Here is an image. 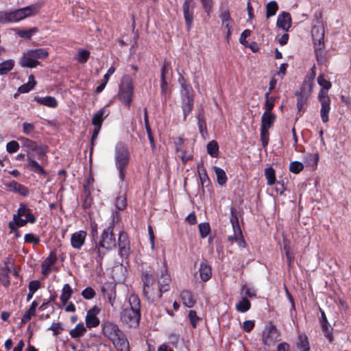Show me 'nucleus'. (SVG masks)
Masks as SVG:
<instances>
[{
	"label": "nucleus",
	"instance_id": "1",
	"mask_svg": "<svg viewBox=\"0 0 351 351\" xmlns=\"http://www.w3.org/2000/svg\"><path fill=\"white\" fill-rule=\"evenodd\" d=\"M129 306L123 308L120 313L121 323L128 328H136L138 326L141 317V300L136 294L128 298Z\"/></svg>",
	"mask_w": 351,
	"mask_h": 351
},
{
	"label": "nucleus",
	"instance_id": "2",
	"mask_svg": "<svg viewBox=\"0 0 351 351\" xmlns=\"http://www.w3.org/2000/svg\"><path fill=\"white\" fill-rule=\"evenodd\" d=\"M130 158L128 145L123 142H119L114 148V161L119 171V177L122 181L125 180V169L129 164Z\"/></svg>",
	"mask_w": 351,
	"mask_h": 351
},
{
	"label": "nucleus",
	"instance_id": "3",
	"mask_svg": "<svg viewBox=\"0 0 351 351\" xmlns=\"http://www.w3.org/2000/svg\"><path fill=\"white\" fill-rule=\"evenodd\" d=\"M118 99L130 108L134 97L133 80L129 75H124L119 86Z\"/></svg>",
	"mask_w": 351,
	"mask_h": 351
},
{
	"label": "nucleus",
	"instance_id": "4",
	"mask_svg": "<svg viewBox=\"0 0 351 351\" xmlns=\"http://www.w3.org/2000/svg\"><path fill=\"white\" fill-rule=\"evenodd\" d=\"M19 140L21 141L23 146L27 148V159L28 161L27 167L35 173L46 176L47 175V172L40 165L38 164V162L34 160L33 155L29 153L30 152L34 151L37 143L25 137H21Z\"/></svg>",
	"mask_w": 351,
	"mask_h": 351
},
{
	"label": "nucleus",
	"instance_id": "5",
	"mask_svg": "<svg viewBox=\"0 0 351 351\" xmlns=\"http://www.w3.org/2000/svg\"><path fill=\"white\" fill-rule=\"evenodd\" d=\"M115 247L116 239L113 234V226H108L104 230L101 239L93 250L97 254L101 261L105 255V252L101 251V247L105 248L106 250H111Z\"/></svg>",
	"mask_w": 351,
	"mask_h": 351
},
{
	"label": "nucleus",
	"instance_id": "6",
	"mask_svg": "<svg viewBox=\"0 0 351 351\" xmlns=\"http://www.w3.org/2000/svg\"><path fill=\"white\" fill-rule=\"evenodd\" d=\"M38 10L37 5H31L14 11L5 12L3 14L1 19L3 22H17L36 14Z\"/></svg>",
	"mask_w": 351,
	"mask_h": 351
},
{
	"label": "nucleus",
	"instance_id": "7",
	"mask_svg": "<svg viewBox=\"0 0 351 351\" xmlns=\"http://www.w3.org/2000/svg\"><path fill=\"white\" fill-rule=\"evenodd\" d=\"M172 77V69L169 62L165 61L160 71L161 95L166 101L171 93L169 88V81Z\"/></svg>",
	"mask_w": 351,
	"mask_h": 351
},
{
	"label": "nucleus",
	"instance_id": "8",
	"mask_svg": "<svg viewBox=\"0 0 351 351\" xmlns=\"http://www.w3.org/2000/svg\"><path fill=\"white\" fill-rule=\"evenodd\" d=\"M313 88V83L311 80H304L301 85L300 90L295 93L297 97V108L299 113L303 110L304 106L306 104L308 98Z\"/></svg>",
	"mask_w": 351,
	"mask_h": 351
},
{
	"label": "nucleus",
	"instance_id": "9",
	"mask_svg": "<svg viewBox=\"0 0 351 351\" xmlns=\"http://www.w3.org/2000/svg\"><path fill=\"white\" fill-rule=\"evenodd\" d=\"M280 335V333L279 330L274 324L270 323L263 331V343L268 347L274 346V343L279 340Z\"/></svg>",
	"mask_w": 351,
	"mask_h": 351
},
{
	"label": "nucleus",
	"instance_id": "10",
	"mask_svg": "<svg viewBox=\"0 0 351 351\" xmlns=\"http://www.w3.org/2000/svg\"><path fill=\"white\" fill-rule=\"evenodd\" d=\"M101 328L102 333L104 337H107L110 341L122 332L116 323L109 320L103 321Z\"/></svg>",
	"mask_w": 351,
	"mask_h": 351
},
{
	"label": "nucleus",
	"instance_id": "11",
	"mask_svg": "<svg viewBox=\"0 0 351 351\" xmlns=\"http://www.w3.org/2000/svg\"><path fill=\"white\" fill-rule=\"evenodd\" d=\"M159 291L165 293L169 290L171 278L165 265L156 274Z\"/></svg>",
	"mask_w": 351,
	"mask_h": 351
},
{
	"label": "nucleus",
	"instance_id": "12",
	"mask_svg": "<svg viewBox=\"0 0 351 351\" xmlns=\"http://www.w3.org/2000/svg\"><path fill=\"white\" fill-rule=\"evenodd\" d=\"M182 10L186 29L187 31L189 32L192 27L193 21L194 3L193 1L185 0L182 5Z\"/></svg>",
	"mask_w": 351,
	"mask_h": 351
},
{
	"label": "nucleus",
	"instance_id": "13",
	"mask_svg": "<svg viewBox=\"0 0 351 351\" xmlns=\"http://www.w3.org/2000/svg\"><path fill=\"white\" fill-rule=\"evenodd\" d=\"M119 254L122 258H127L130 252V243L128 234L121 232L118 239Z\"/></svg>",
	"mask_w": 351,
	"mask_h": 351
},
{
	"label": "nucleus",
	"instance_id": "14",
	"mask_svg": "<svg viewBox=\"0 0 351 351\" xmlns=\"http://www.w3.org/2000/svg\"><path fill=\"white\" fill-rule=\"evenodd\" d=\"M230 223L232 224L233 230H234L236 232H238V235H239L238 240H237L238 241L239 246L241 247H245L246 243L243 237L242 232L239 226V218L235 212V209L233 207L230 208Z\"/></svg>",
	"mask_w": 351,
	"mask_h": 351
},
{
	"label": "nucleus",
	"instance_id": "15",
	"mask_svg": "<svg viewBox=\"0 0 351 351\" xmlns=\"http://www.w3.org/2000/svg\"><path fill=\"white\" fill-rule=\"evenodd\" d=\"M319 312L321 313L319 322L321 324L322 332H324V337L328 340V341L332 343L333 341V328L330 325L324 311L321 308H319Z\"/></svg>",
	"mask_w": 351,
	"mask_h": 351
},
{
	"label": "nucleus",
	"instance_id": "16",
	"mask_svg": "<svg viewBox=\"0 0 351 351\" xmlns=\"http://www.w3.org/2000/svg\"><path fill=\"white\" fill-rule=\"evenodd\" d=\"M111 341L118 351H130L129 341L123 331Z\"/></svg>",
	"mask_w": 351,
	"mask_h": 351
},
{
	"label": "nucleus",
	"instance_id": "17",
	"mask_svg": "<svg viewBox=\"0 0 351 351\" xmlns=\"http://www.w3.org/2000/svg\"><path fill=\"white\" fill-rule=\"evenodd\" d=\"M143 293L149 303H153L160 300L163 293H161L159 290L156 291L154 285H152L149 287H143Z\"/></svg>",
	"mask_w": 351,
	"mask_h": 351
},
{
	"label": "nucleus",
	"instance_id": "18",
	"mask_svg": "<svg viewBox=\"0 0 351 351\" xmlns=\"http://www.w3.org/2000/svg\"><path fill=\"white\" fill-rule=\"evenodd\" d=\"M86 237V232L84 230H80L72 234L71 237V246L77 250H80L84 243Z\"/></svg>",
	"mask_w": 351,
	"mask_h": 351
},
{
	"label": "nucleus",
	"instance_id": "19",
	"mask_svg": "<svg viewBox=\"0 0 351 351\" xmlns=\"http://www.w3.org/2000/svg\"><path fill=\"white\" fill-rule=\"evenodd\" d=\"M219 17L222 21V26L227 29V38H229L231 34V24L232 23L229 10L227 8H221Z\"/></svg>",
	"mask_w": 351,
	"mask_h": 351
},
{
	"label": "nucleus",
	"instance_id": "20",
	"mask_svg": "<svg viewBox=\"0 0 351 351\" xmlns=\"http://www.w3.org/2000/svg\"><path fill=\"white\" fill-rule=\"evenodd\" d=\"M276 25L285 31H289V29L291 26V14L287 12L280 13L278 16Z\"/></svg>",
	"mask_w": 351,
	"mask_h": 351
},
{
	"label": "nucleus",
	"instance_id": "21",
	"mask_svg": "<svg viewBox=\"0 0 351 351\" xmlns=\"http://www.w3.org/2000/svg\"><path fill=\"white\" fill-rule=\"evenodd\" d=\"M311 34L314 42V46L318 45L319 47H324V31L323 27L313 26L311 29Z\"/></svg>",
	"mask_w": 351,
	"mask_h": 351
},
{
	"label": "nucleus",
	"instance_id": "22",
	"mask_svg": "<svg viewBox=\"0 0 351 351\" xmlns=\"http://www.w3.org/2000/svg\"><path fill=\"white\" fill-rule=\"evenodd\" d=\"M102 293L108 298L111 306H113L116 298L115 285L113 283H106L101 287Z\"/></svg>",
	"mask_w": 351,
	"mask_h": 351
},
{
	"label": "nucleus",
	"instance_id": "23",
	"mask_svg": "<svg viewBox=\"0 0 351 351\" xmlns=\"http://www.w3.org/2000/svg\"><path fill=\"white\" fill-rule=\"evenodd\" d=\"M199 271L202 281L206 282L211 278V267L206 260L201 262Z\"/></svg>",
	"mask_w": 351,
	"mask_h": 351
},
{
	"label": "nucleus",
	"instance_id": "24",
	"mask_svg": "<svg viewBox=\"0 0 351 351\" xmlns=\"http://www.w3.org/2000/svg\"><path fill=\"white\" fill-rule=\"evenodd\" d=\"M8 187L10 191L20 194L26 197L29 195V189L24 185L16 182L12 181L8 184Z\"/></svg>",
	"mask_w": 351,
	"mask_h": 351
},
{
	"label": "nucleus",
	"instance_id": "25",
	"mask_svg": "<svg viewBox=\"0 0 351 351\" xmlns=\"http://www.w3.org/2000/svg\"><path fill=\"white\" fill-rule=\"evenodd\" d=\"M178 82L181 86L182 100L186 99L187 97H193L191 93L193 91L192 86L188 84L186 80L182 77H180Z\"/></svg>",
	"mask_w": 351,
	"mask_h": 351
},
{
	"label": "nucleus",
	"instance_id": "26",
	"mask_svg": "<svg viewBox=\"0 0 351 351\" xmlns=\"http://www.w3.org/2000/svg\"><path fill=\"white\" fill-rule=\"evenodd\" d=\"M19 63L22 67L27 68H35L37 65L40 64V62L30 56V53L28 51L21 58Z\"/></svg>",
	"mask_w": 351,
	"mask_h": 351
},
{
	"label": "nucleus",
	"instance_id": "27",
	"mask_svg": "<svg viewBox=\"0 0 351 351\" xmlns=\"http://www.w3.org/2000/svg\"><path fill=\"white\" fill-rule=\"evenodd\" d=\"M276 115L271 112H264L261 117V128L270 129L276 120Z\"/></svg>",
	"mask_w": 351,
	"mask_h": 351
},
{
	"label": "nucleus",
	"instance_id": "28",
	"mask_svg": "<svg viewBox=\"0 0 351 351\" xmlns=\"http://www.w3.org/2000/svg\"><path fill=\"white\" fill-rule=\"evenodd\" d=\"M196 119H197L199 131L204 137V134H207V128L203 109L201 108L198 110L196 114Z\"/></svg>",
	"mask_w": 351,
	"mask_h": 351
},
{
	"label": "nucleus",
	"instance_id": "29",
	"mask_svg": "<svg viewBox=\"0 0 351 351\" xmlns=\"http://www.w3.org/2000/svg\"><path fill=\"white\" fill-rule=\"evenodd\" d=\"M180 297L183 304L188 308L193 307L195 304L196 301L193 298V295L188 290L182 291L180 293Z\"/></svg>",
	"mask_w": 351,
	"mask_h": 351
},
{
	"label": "nucleus",
	"instance_id": "30",
	"mask_svg": "<svg viewBox=\"0 0 351 351\" xmlns=\"http://www.w3.org/2000/svg\"><path fill=\"white\" fill-rule=\"evenodd\" d=\"M34 100L40 104L50 108H53L58 106V101L56 99L51 96H47L45 97H35Z\"/></svg>",
	"mask_w": 351,
	"mask_h": 351
},
{
	"label": "nucleus",
	"instance_id": "31",
	"mask_svg": "<svg viewBox=\"0 0 351 351\" xmlns=\"http://www.w3.org/2000/svg\"><path fill=\"white\" fill-rule=\"evenodd\" d=\"M194 105V99L193 97H187L184 100H182V109L184 114V121L186 119V117L189 114Z\"/></svg>",
	"mask_w": 351,
	"mask_h": 351
},
{
	"label": "nucleus",
	"instance_id": "32",
	"mask_svg": "<svg viewBox=\"0 0 351 351\" xmlns=\"http://www.w3.org/2000/svg\"><path fill=\"white\" fill-rule=\"evenodd\" d=\"M29 211V209L27 208V206L23 204H20L19 208L17 210L16 214H14L13 217L14 220L16 221L17 226L22 224L25 221L21 218L22 216H25L26 213Z\"/></svg>",
	"mask_w": 351,
	"mask_h": 351
},
{
	"label": "nucleus",
	"instance_id": "33",
	"mask_svg": "<svg viewBox=\"0 0 351 351\" xmlns=\"http://www.w3.org/2000/svg\"><path fill=\"white\" fill-rule=\"evenodd\" d=\"M105 109L104 108H101L98 110L94 115L92 119V124L95 127H101L102 123L105 117H107L108 114L104 116Z\"/></svg>",
	"mask_w": 351,
	"mask_h": 351
},
{
	"label": "nucleus",
	"instance_id": "34",
	"mask_svg": "<svg viewBox=\"0 0 351 351\" xmlns=\"http://www.w3.org/2000/svg\"><path fill=\"white\" fill-rule=\"evenodd\" d=\"M297 347L300 351H309V343L308 337L306 335L302 334L298 336V341L297 342Z\"/></svg>",
	"mask_w": 351,
	"mask_h": 351
},
{
	"label": "nucleus",
	"instance_id": "35",
	"mask_svg": "<svg viewBox=\"0 0 351 351\" xmlns=\"http://www.w3.org/2000/svg\"><path fill=\"white\" fill-rule=\"evenodd\" d=\"M320 116L323 123H327L329 120V112L330 110V102L320 103Z\"/></svg>",
	"mask_w": 351,
	"mask_h": 351
},
{
	"label": "nucleus",
	"instance_id": "36",
	"mask_svg": "<svg viewBox=\"0 0 351 351\" xmlns=\"http://www.w3.org/2000/svg\"><path fill=\"white\" fill-rule=\"evenodd\" d=\"M73 291L69 284H65L62 288L60 300L62 303L65 305L72 295Z\"/></svg>",
	"mask_w": 351,
	"mask_h": 351
},
{
	"label": "nucleus",
	"instance_id": "37",
	"mask_svg": "<svg viewBox=\"0 0 351 351\" xmlns=\"http://www.w3.org/2000/svg\"><path fill=\"white\" fill-rule=\"evenodd\" d=\"M213 169L217 176V183L221 186L224 185L227 182V176L224 170L216 166L213 167Z\"/></svg>",
	"mask_w": 351,
	"mask_h": 351
},
{
	"label": "nucleus",
	"instance_id": "38",
	"mask_svg": "<svg viewBox=\"0 0 351 351\" xmlns=\"http://www.w3.org/2000/svg\"><path fill=\"white\" fill-rule=\"evenodd\" d=\"M319 161V154H307L305 156V162L307 166H310L313 168H316Z\"/></svg>",
	"mask_w": 351,
	"mask_h": 351
},
{
	"label": "nucleus",
	"instance_id": "39",
	"mask_svg": "<svg viewBox=\"0 0 351 351\" xmlns=\"http://www.w3.org/2000/svg\"><path fill=\"white\" fill-rule=\"evenodd\" d=\"M86 329L82 323L77 324L75 327L70 331L72 338H78L84 335Z\"/></svg>",
	"mask_w": 351,
	"mask_h": 351
},
{
	"label": "nucleus",
	"instance_id": "40",
	"mask_svg": "<svg viewBox=\"0 0 351 351\" xmlns=\"http://www.w3.org/2000/svg\"><path fill=\"white\" fill-rule=\"evenodd\" d=\"M30 56L38 60L40 58H45L48 56L49 53L44 49L38 48L36 49L28 50Z\"/></svg>",
	"mask_w": 351,
	"mask_h": 351
},
{
	"label": "nucleus",
	"instance_id": "41",
	"mask_svg": "<svg viewBox=\"0 0 351 351\" xmlns=\"http://www.w3.org/2000/svg\"><path fill=\"white\" fill-rule=\"evenodd\" d=\"M207 152L212 157H217L219 155V145L216 141H211L207 144Z\"/></svg>",
	"mask_w": 351,
	"mask_h": 351
},
{
	"label": "nucleus",
	"instance_id": "42",
	"mask_svg": "<svg viewBox=\"0 0 351 351\" xmlns=\"http://www.w3.org/2000/svg\"><path fill=\"white\" fill-rule=\"evenodd\" d=\"M14 66L13 60H7L0 63V75H5L10 71Z\"/></svg>",
	"mask_w": 351,
	"mask_h": 351
},
{
	"label": "nucleus",
	"instance_id": "43",
	"mask_svg": "<svg viewBox=\"0 0 351 351\" xmlns=\"http://www.w3.org/2000/svg\"><path fill=\"white\" fill-rule=\"evenodd\" d=\"M85 321L86 326L88 328L97 327L100 323L99 319L97 316L88 313H86Z\"/></svg>",
	"mask_w": 351,
	"mask_h": 351
},
{
	"label": "nucleus",
	"instance_id": "44",
	"mask_svg": "<svg viewBox=\"0 0 351 351\" xmlns=\"http://www.w3.org/2000/svg\"><path fill=\"white\" fill-rule=\"evenodd\" d=\"M278 10V3L275 1L269 2L266 5V18L274 16Z\"/></svg>",
	"mask_w": 351,
	"mask_h": 351
},
{
	"label": "nucleus",
	"instance_id": "45",
	"mask_svg": "<svg viewBox=\"0 0 351 351\" xmlns=\"http://www.w3.org/2000/svg\"><path fill=\"white\" fill-rule=\"evenodd\" d=\"M251 307L250 302L245 298H243L236 305V309L241 313L247 312Z\"/></svg>",
	"mask_w": 351,
	"mask_h": 351
},
{
	"label": "nucleus",
	"instance_id": "46",
	"mask_svg": "<svg viewBox=\"0 0 351 351\" xmlns=\"http://www.w3.org/2000/svg\"><path fill=\"white\" fill-rule=\"evenodd\" d=\"M324 47L314 46L315 53L317 61L319 64H324L326 61V53L324 50Z\"/></svg>",
	"mask_w": 351,
	"mask_h": 351
},
{
	"label": "nucleus",
	"instance_id": "47",
	"mask_svg": "<svg viewBox=\"0 0 351 351\" xmlns=\"http://www.w3.org/2000/svg\"><path fill=\"white\" fill-rule=\"evenodd\" d=\"M127 206V199L125 194H119L115 201V206L117 209L121 210H123Z\"/></svg>",
	"mask_w": 351,
	"mask_h": 351
},
{
	"label": "nucleus",
	"instance_id": "48",
	"mask_svg": "<svg viewBox=\"0 0 351 351\" xmlns=\"http://www.w3.org/2000/svg\"><path fill=\"white\" fill-rule=\"evenodd\" d=\"M265 176L268 185H273L276 182L275 171L272 167H268L265 170Z\"/></svg>",
	"mask_w": 351,
	"mask_h": 351
},
{
	"label": "nucleus",
	"instance_id": "49",
	"mask_svg": "<svg viewBox=\"0 0 351 351\" xmlns=\"http://www.w3.org/2000/svg\"><path fill=\"white\" fill-rule=\"evenodd\" d=\"M90 57V52L86 49H80L76 54V60L81 64L86 63Z\"/></svg>",
	"mask_w": 351,
	"mask_h": 351
},
{
	"label": "nucleus",
	"instance_id": "50",
	"mask_svg": "<svg viewBox=\"0 0 351 351\" xmlns=\"http://www.w3.org/2000/svg\"><path fill=\"white\" fill-rule=\"evenodd\" d=\"M265 112H271V110H273L274 106H275V101L276 98L270 96V94L265 93Z\"/></svg>",
	"mask_w": 351,
	"mask_h": 351
},
{
	"label": "nucleus",
	"instance_id": "51",
	"mask_svg": "<svg viewBox=\"0 0 351 351\" xmlns=\"http://www.w3.org/2000/svg\"><path fill=\"white\" fill-rule=\"evenodd\" d=\"M9 271H11V270L8 267L0 269V280L4 286L10 285V282L8 276Z\"/></svg>",
	"mask_w": 351,
	"mask_h": 351
},
{
	"label": "nucleus",
	"instance_id": "52",
	"mask_svg": "<svg viewBox=\"0 0 351 351\" xmlns=\"http://www.w3.org/2000/svg\"><path fill=\"white\" fill-rule=\"evenodd\" d=\"M141 279L143 282V287H149V285H154L153 275L147 271L142 273Z\"/></svg>",
	"mask_w": 351,
	"mask_h": 351
},
{
	"label": "nucleus",
	"instance_id": "53",
	"mask_svg": "<svg viewBox=\"0 0 351 351\" xmlns=\"http://www.w3.org/2000/svg\"><path fill=\"white\" fill-rule=\"evenodd\" d=\"M199 176L202 189H204V186H208L210 185V180L206 173L205 169H202L201 171H199Z\"/></svg>",
	"mask_w": 351,
	"mask_h": 351
},
{
	"label": "nucleus",
	"instance_id": "54",
	"mask_svg": "<svg viewBox=\"0 0 351 351\" xmlns=\"http://www.w3.org/2000/svg\"><path fill=\"white\" fill-rule=\"evenodd\" d=\"M93 182V178L90 176L88 178H86V183L83 186V195L86 196L87 199H88L89 197L91 195L90 185L92 184Z\"/></svg>",
	"mask_w": 351,
	"mask_h": 351
},
{
	"label": "nucleus",
	"instance_id": "55",
	"mask_svg": "<svg viewBox=\"0 0 351 351\" xmlns=\"http://www.w3.org/2000/svg\"><path fill=\"white\" fill-rule=\"evenodd\" d=\"M269 129L261 128V141L262 146L265 148L267 146L269 139Z\"/></svg>",
	"mask_w": 351,
	"mask_h": 351
},
{
	"label": "nucleus",
	"instance_id": "56",
	"mask_svg": "<svg viewBox=\"0 0 351 351\" xmlns=\"http://www.w3.org/2000/svg\"><path fill=\"white\" fill-rule=\"evenodd\" d=\"M304 169V165L298 161H293L289 165V171L298 174Z\"/></svg>",
	"mask_w": 351,
	"mask_h": 351
},
{
	"label": "nucleus",
	"instance_id": "57",
	"mask_svg": "<svg viewBox=\"0 0 351 351\" xmlns=\"http://www.w3.org/2000/svg\"><path fill=\"white\" fill-rule=\"evenodd\" d=\"M198 228L202 238L206 237L210 231V225L208 223H201L199 224Z\"/></svg>",
	"mask_w": 351,
	"mask_h": 351
},
{
	"label": "nucleus",
	"instance_id": "58",
	"mask_svg": "<svg viewBox=\"0 0 351 351\" xmlns=\"http://www.w3.org/2000/svg\"><path fill=\"white\" fill-rule=\"evenodd\" d=\"M34 152L36 153L38 159H40L48 152V146L37 143Z\"/></svg>",
	"mask_w": 351,
	"mask_h": 351
},
{
	"label": "nucleus",
	"instance_id": "59",
	"mask_svg": "<svg viewBox=\"0 0 351 351\" xmlns=\"http://www.w3.org/2000/svg\"><path fill=\"white\" fill-rule=\"evenodd\" d=\"M38 304L36 301H33L29 308L25 313V319H31L32 316L36 315V309Z\"/></svg>",
	"mask_w": 351,
	"mask_h": 351
},
{
	"label": "nucleus",
	"instance_id": "60",
	"mask_svg": "<svg viewBox=\"0 0 351 351\" xmlns=\"http://www.w3.org/2000/svg\"><path fill=\"white\" fill-rule=\"evenodd\" d=\"M36 82H31V81H28L27 83L21 85L19 88L18 91L21 93H28L34 88V87L36 86Z\"/></svg>",
	"mask_w": 351,
	"mask_h": 351
},
{
	"label": "nucleus",
	"instance_id": "61",
	"mask_svg": "<svg viewBox=\"0 0 351 351\" xmlns=\"http://www.w3.org/2000/svg\"><path fill=\"white\" fill-rule=\"evenodd\" d=\"M317 83L320 86L322 87V89H325L326 90H328L332 86L330 82L326 80L322 75L318 76Z\"/></svg>",
	"mask_w": 351,
	"mask_h": 351
},
{
	"label": "nucleus",
	"instance_id": "62",
	"mask_svg": "<svg viewBox=\"0 0 351 351\" xmlns=\"http://www.w3.org/2000/svg\"><path fill=\"white\" fill-rule=\"evenodd\" d=\"M37 32V28L34 27L28 30H19L17 34L23 38H30Z\"/></svg>",
	"mask_w": 351,
	"mask_h": 351
},
{
	"label": "nucleus",
	"instance_id": "63",
	"mask_svg": "<svg viewBox=\"0 0 351 351\" xmlns=\"http://www.w3.org/2000/svg\"><path fill=\"white\" fill-rule=\"evenodd\" d=\"M19 144L16 141H11L6 145V150L10 154L16 152L19 149Z\"/></svg>",
	"mask_w": 351,
	"mask_h": 351
},
{
	"label": "nucleus",
	"instance_id": "64",
	"mask_svg": "<svg viewBox=\"0 0 351 351\" xmlns=\"http://www.w3.org/2000/svg\"><path fill=\"white\" fill-rule=\"evenodd\" d=\"M96 295L95 290L91 287H86L82 291V297L86 300H91Z\"/></svg>",
	"mask_w": 351,
	"mask_h": 351
}]
</instances>
